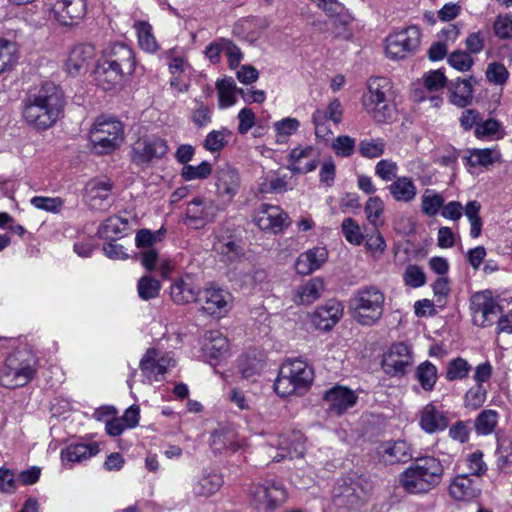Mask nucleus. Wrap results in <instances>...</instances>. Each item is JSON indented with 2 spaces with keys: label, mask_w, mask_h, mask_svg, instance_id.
Masks as SVG:
<instances>
[{
  "label": "nucleus",
  "mask_w": 512,
  "mask_h": 512,
  "mask_svg": "<svg viewBox=\"0 0 512 512\" xmlns=\"http://www.w3.org/2000/svg\"><path fill=\"white\" fill-rule=\"evenodd\" d=\"M195 107L191 111L190 120L198 128L206 127L212 121V108L195 99Z\"/></svg>",
  "instance_id": "obj_55"
},
{
  "label": "nucleus",
  "mask_w": 512,
  "mask_h": 512,
  "mask_svg": "<svg viewBox=\"0 0 512 512\" xmlns=\"http://www.w3.org/2000/svg\"><path fill=\"white\" fill-rule=\"evenodd\" d=\"M51 13L60 25H77L86 15V2L85 0H56Z\"/></svg>",
  "instance_id": "obj_16"
},
{
  "label": "nucleus",
  "mask_w": 512,
  "mask_h": 512,
  "mask_svg": "<svg viewBox=\"0 0 512 512\" xmlns=\"http://www.w3.org/2000/svg\"><path fill=\"white\" fill-rule=\"evenodd\" d=\"M17 59L16 43L0 39V73L9 70L17 62Z\"/></svg>",
  "instance_id": "obj_54"
},
{
  "label": "nucleus",
  "mask_w": 512,
  "mask_h": 512,
  "mask_svg": "<svg viewBox=\"0 0 512 512\" xmlns=\"http://www.w3.org/2000/svg\"><path fill=\"white\" fill-rule=\"evenodd\" d=\"M99 452L97 443H77L67 446L61 453L62 461L80 463L95 456Z\"/></svg>",
  "instance_id": "obj_34"
},
{
  "label": "nucleus",
  "mask_w": 512,
  "mask_h": 512,
  "mask_svg": "<svg viewBox=\"0 0 512 512\" xmlns=\"http://www.w3.org/2000/svg\"><path fill=\"white\" fill-rule=\"evenodd\" d=\"M241 187V177L237 169L224 164L215 171L216 195L221 201L217 210H223L229 205L238 194Z\"/></svg>",
  "instance_id": "obj_11"
},
{
  "label": "nucleus",
  "mask_w": 512,
  "mask_h": 512,
  "mask_svg": "<svg viewBox=\"0 0 512 512\" xmlns=\"http://www.w3.org/2000/svg\"><path fill=\"white\" fill-rule=\"evenodd\" d=\"M137 30L138 42L140 47L150 53L157 51L158 44L152 34V27L149 23L140 21L135 24Z\"/></svg>",
  "instance_id": "obj_53"
},
{
  "label": "nucleus",
  "mask_w": 512,
  "mask_h": 512,
  "mask_svg": "<svg viewBox=\"0 0 512 512\" xmlns=\"http://www.w3.org/2000/svg\"><path fill=\"white\" fill-rule=\"evenodd\" d=\"M414 469L418 471L424 480L435 488L442 480L443 466L440 461L434 457H422L412 464Z\"/></svg>",
  "instance_id": "obj_31"
},
{
  "label": "nucleus",
  "mask_w": 512,
  "mask_h": 512,
  "mask_svg": "<svg viewBox=\"0 0 512 512\" xmlns=\"http://www.w3.org/2000/svg\"><path fill=\"white\" fill-rule=\"evenodd\" d=\"M389 192L397 202L410 203L417 195V187L411 178L402 176L396 178L389 186Z\"/></svg>",
  "instance_id": "obj_35"
},
{
  "label": "nucleus",
  "mask_w": 512,
  "mask_h": 512,
  "mask_svg": "<svg viewBox=\"0 0 512 512\" xmlns=\"http://www.w3.org/2000/svg\"><path fill=\"white\" fill-rule=\"evenodd\" d=\"M206 339L209 341L207 349L210 351L212 357L218 358L228 353L229 342L221 332L217 330L208 331L206 333Z\"/></svg>",
  "instance_id": "obj_49"
},
{
  "label": "nucleus",
  "mask_w": 512,
  "mask_h": 512,
  "mask_svg": "<svg viewBox=\"0 0 512 512\" xmlns=\"http://www.w3.org/2000/svg\"><path fill=\"white\" fill-rule=\"evenodd\" d=\"M368 222L374 227H379L383 224L382 216L384 213V202L378 196L370 197L364 208Z\"/></svg>",
  "instance_id": "obj_51"
},
{
  "label": "nucleus",
  "mask_w": 512,
  "mask_h": 512,
  "mask_svg": "<svg viewBox=\"0 0 512 512\" xmlns=\"http://www.w3.org/2000/svg\"><path fill=\"white\" fill-rule=\"evenodd\" d=\"M444 202L441 193L428 188L421 196V212L428 217H435L441 212Z\"/></svg>",
  "instance_id": "obj_43"
},
{
  "label": "nucleus",
  "mask_w": 512,
  "mask_h": 512,
  "mask_svg": "<svg viewBox=\"0 0 512 512\" xmlns=\"http://www.w3.org/2000/svg\"><path fill=\"white\" fill-rule=\"evenodd\" d=\"M320 159V151L312 145H299L288 155L287 169L293 174H307L314 171Z\"/></svg>",
  "instance_id": "obj_14"
},
{
  "label": "nucleus",
  "mask_w": 512,
  "mask_h": 512,
  "mask_svg": "<svg viewBox=\"0 0 512 512\" xmlns=\"http://www.w3.org/2000/svg\"><path fill=\"white\" fill-rule=\"evenodd\" d=\"M324 290L325 284L321 278H311L295 289L293 300L297 304L308 305L319 299Z\"/></svg>",
  "instance_id": "obj_30"
},
{
  "label": "nucleus",
  "mask_w": 512,
  "mask_h": 512,
  "mask_svg": "<svg viewBox=\"0 0 512 512\" xmlns=\"http://www.w3.org/2000/svg\"><path fill=\"white\" fill-rule=\"evenodd\" d=\"M382 454L385 460L391 463L406 462L410 458L409 446L402 440L384 444Z\"/></svg>",
  "instance_id": "obj_44"
},
{
  "label": "nucleus",
  "mask_w": 512,
  "mask_h": 512,
  "mask_svg": "<svg viewBox=\"0 0 512 512\" xmlns=\"http://www.w3.org/2000/svg\"><path fill=\"white\" fill-rule=\"evenodd\" d=\"M324 399L329 410L340 415L355 405L357 397L352 390L336 386L326 392Z\"/></svg>",
  "instance_id": "obj_28"
},
{
  "label": "nucleus",
  "mask_w": 512,
  "mask_h": 512,
  "mask_svg": "<svg viewBox=\"0 0 512 512\" xmlns=\"http://www.w3.org/2000/svg\"><path fill=\"white\" fill-rule=\"evenodd\" d=\"M471 369L467 360L457 357L448 362L445 377L448 381L463 380L469 375Z\"/></svg>",
  "instance_id": "obj_50"
},
{
  "label": "nucleus",
  "mask_w": 512,
  "mask_h": 512,
  "mask_svg": "<svg viewBox=\"0 0 512 512\" xmlns=\"http://www.w3.org/2000/svg\"><path fill=\"white\" fill-rule=\"evenodd\" d=\"M402 487L409 493H425L433 489L429 481L424 480L421 474L411 465L400 476Z\"/></svg>",
  "instance_id": "obj_37"
},
{
  "label": "nucleus",
  "mask_w": 512,
  "mask_h": 512,
  "mask_svg": "<svg viewBox=\"0 0 512 512\" xmlns=\"http://www.w3.org/2000/svg\"><path fill=\"white\" fill-rule=\"evenodd\" d=\"M495 464L501 472L508 473L512 471V438H498Z\"/></svg>",
  "instance_id": "obj_40"
},
{
  "label": "nucleus",
  "mask_w": 512,
  "mask_h": 512,
  "mask_svg": "<svg viewBox=\"0 0 512 512\" xmlns=\"http://www.w3.org/2000/svg\"><path fill=\"white\" fill-rule=\"evenodd\" d=\"M175 365L169 353H162L156 348H149L140 361V370L147 381H161L168 368Z\"/></svg>",
  "instance_id": "obj_12"
},
{
  "label": "nucleus",
  "mask_w": 512,
  "mask_h": 512,
  "mask_svg": "<svg viewBox=\"0 0 512 512\" xmlns=\"http://www.w3.org/2000/svg\"><path fill=\"white\" fill-rule=\"evenodd\" d=\"M420 37V29L416 26H409L390 34L385 45L387 57L393 60L406 58L418 48Z\"/></svg>",
  "instance_id": "obj_8"
},
{
  "label": "nucleus",
  "mask_w": 512,
  "mask_h": 512,
  "mask_svg": "<svg viewBox=\"0 0 512 512\" xmlns=\"http://www.w3.org/2000/svg\"><path fill=\"white\" fill-rule=\"evenodd\" d=\"M328 259L325 247H313L301 253L295 262V268L300 275H309L321 268Z\"/></svg>",
  "instance_id": "obj_24"
},
{
  "label": "nucleus",
  "mask_w": 512,
  "mask_h": 512,
  "mask_svg": "<svg viewBox=\"0 0 512 512\" xmlns=\"http://www.w3.org/2000/svg\"><path fill=\"white\" fill-rule=\"evenodd\" d=\"M95 153L104 155L117 149L124 140V127L113 117H98L89 132Z\"/></svg>",
  "instance_id": "obj_6"
},
{
  "label": "nucleus",
  "mask_w": 512,
  "mask_h": 512,
  "mask_svg": "<svg viewBox=\"0 0 512 512\" xmlns=\"http://www.w3.org/2000/svg\"><path fill=\"white\" fill-rule=\"evenodd\" d=\"M313 369L301 359L285 361L275 381V391L282 397L301 394L313 381Z\"/></svg>",
  "instance_id": "obj_3"
},
{
  "label": "nucleus",
  "mask_w": 512,
  "mask_h": 512,
  "mask_svg": "<svg viewBox=\"0 0 512 512\" xmlns=\"http://www.w3.org/2000/svg\"><path fill=\"white\" fill-rule=\"evenodd\" d=\"M129 231V221L118 215L108 217L98 228V234L101 238L112 239L122 237Z\"/></svg>",
  "instance_id": "obj_39"
},
{
  "label": "nucleus",
  "mask_w": 512,
  "mask_h": 512,
  "mask_svg": "<svg viewBox=\"0 0 512 512\" xmlns=\"http://www.w3.org/2000/svg\"><path fill=\"white\" fill-rule=\"evenodd\" d=\"M504 134L502 124L494 118L482 119L474 131L477 139L489 141L499 140L504 137Z\"/></svg>",
  "instance_id": "obj_42"
},
{
  "label": "nucleus",
  "mask_w": 512,
  "mask_h": 512,
  "mask_svg": "<svg viewBox=\"0 0 512 512\" xmlns=\"http://www.w3.org/2000/svg\"><path fill=\"white\" fill-rule=\"evenodd\" d=\"M95 57V47L91 44L80 43L75 45L66 60V69L69 74L77 75L86 70Z\"/></svg>",
  "instance_id": "obj_22"
},
{
  "label": "nucleus",
  "mask_w": 512,
  "mask_h": 512,
  "mask_svg": "<svg viewBox=\"0 0 512 512\" xmlns=\"http://www.w3.org/2000/svg\"><path fill=\"white\" fill-rule=\"evenodd\" d=\"M65 106L64 94L52 82L31 89L22 101V118L34 130L45 131L61 117Z\"/></svg>",
  "instance_id": "obj_1"
},
{
  "label": "nucleus",
  "mask_w": 512,
  "mask_h": 512,
  "mask_svg": "<svg viewBox=\"0 0 512 512\" xmlns=\"http://www.w3.org/2000/svg\"><path fill=\"white\" fill-rule=\"evenodd\" d=\"M172 300L177 304H187L198 302L199 291H197L190 279H179L175 281L170 288Z\"/></svg>",
  "instance_id": "obj_38"
},
{
  "label": "nucleus",
  "mask_w": 512,
  "mask_h": 512,
  "mask_svg": "<svg viewBox=\"0 0 512 512\" xmlns=\"http://www.w3.org/2000/svg\"><path fill=\"white\" fill-rule=\"evenodd\" d=\"M487 397V389L483 385H475L471 387L465 394V407L476 410L480 408Z\"/></svg>",
  "instance_id": "obj_60"
},
{
  "label": "nucleus",
  "mask_w": 512,
  "mask_h": 512,
  "mask_svg": "<svg viewBox=\"0 0 512 512\" xmlns=\"http://www.w3.org/2000/svg\"><path fill=\"white\" fill-rule=\"evenodd\" d=\"M300 127V122L296 118L287 117L274 123V130L276 132V143H287L290 136L296 133Z\"/></svg>",
  "instance_id": "obj_48"
},
{
  "label": "nucleus",
  "mask_w": 512,
  "mask_h": 512,
  "mask_svg": "<svg viewBox=\"0 0 512 512\" xmlns=\"http://www.w3.org/2000/svg\"><path fill=\"white\" fill-rule=\"evenodd\" d=\"M473 323L480 327L493 325L502 313L498 298L490 290L476 292L470 299Z\"/></svg>",
  "instance_id": "obj_7"
},
{
  "label": "nucleus",
  "mask_w": 512,
  "mask_h": 512,
  "mask_svg": "<svg viewBox=\"0 0 512 512\" xmlns=\"http://www.w3.org/2000/svg\"><path fill=\"white\" fill-rule=\"evenodd\" d=\"M37 360L26 348L10 353L0 366V384L9 389L22 387L34 377Z\"/></svg>",
  "instance_id": "obj_2"
},
{
  "label": "nucleus",
  "mask_w": 512,
  "mask_h": 512,
  "mask_svg": "<svg viewBox=\"0 0 512 512\" xmlns=\"http://www.w3.org/2000/svg\"><path fill=\"white\" fill-rule=\"evenodd\" d=\"M415 377L424 391H432L438 378L437 367L430 361H424L416 368Z\"/></svg>",
  "instance_id": "obj_45"
},
{
  "label": "nucleus",
  "mask_w": 512,
  "mask_h": 512,
  "mask_svg": "<svg viewBox=\"0 0 512 512\" xmlns=\"http://www.w3.org/2000/svg\"><path fill=\"white\" fill-rule=\"evenodd\" d=\"M112 183L108 179H92L84 189V201L90 209L106 211L113 203Z\"/></svg>",
  "instance_id": "obj_13"
},
{
  "label": "nucleus",
  "mask_w": 512,
  "mask_h": 512,
  "mask_svg": "<svg viewBox=\"0 0 512 512\" xmlns=\"http://www.w3.org/2000/svg\"><path fill=\"white\" fill-rule=\"evenodd\" d=\"M499 414L496 410H483L475 419L474 427L479 435L491 434L498 423Z\"/></svg>",
  "instance_id": "obj_47"
},
{
  "label": "nucleus",
  "mask_w": 512,
  "mask_h": 512,
  "mask_svg": "<svg viewBox=\"0 0 512 512\" xmlns=\"http://www.w3.org/2000/svg\"><path fill=\"white\" fill-rule=\"evenodd\" d=\"M385 142L382 139H364L359 143V153L368 159L378 158L383 155Z\"/></svg>",
  "instance_id": "obj_59"
},
{
  "label": "nucleus",
  "mask_w": 512,
  "mask_h": 512,
  "mask_svg": "<svg viewBox=\"0 0 512 512\" xmlns=\"http://www.w3.org/2000/svg\"><path fill=\"white\" fill-rule=\"evenodd\" d=\"M231 299L228 291L210 285L199 291L198 302L207 313L215 315L227 312Z\"/></svg>",
  "instance_id": "obj_18"
},
{
  "label": "nucleus",
  "mask_w": 512,
  "mask_h": 512,
  "mask_svg": "<svg viewBox=\"0 0 512 512\" xmlns=\"http://www.w3.org/2000/svg\"><path fill=\"white\" fill-rule=\"evenodd\" d=\"M102 58L125 75H130L135 70L134 52L129 46L123 43L109 45L104 50Z\"/></svg>",
  "instance_id": "obj_17"
},
{
  "label": "nucleus",
  "mask_w": 512,
  "mask_h": 512,
  "mask_svg": "<svg viewBox=\"0 0 512 512\" xmlns=\"http://www.w3.org/2000/svg\"><path fill=\"white\" fill-rule=\"evenodd\" d=\"M213 249L226 262H233L242 255L239 242L232 236L217 235L213 243Z\"/></svg>",
  "instance_id": "obj_36"
},
{
  "label": "nucleus",
  "mask_w": 512,
  "mask_h": 512,
  "mask_svg": "<svg viewBox=\"0 0 512 512\" xmlns=\"http://www.w3.org/2000/svg\"><path fill=\"white\" fill-rule=\"evenodd\" d=\"M230 135L231 132L226 128L213 130L206 136L204 148L212 153L220 151L227 144V138Z\"/></svg>",
  "instance_id": "obj_58"
},
{
  "label": "nucleus",
  "mask_w": 512,
  "mask_h": 512,
  "mask_svg": "<svg viewBox=\"0 0 512 512\" xmlns=\"http://www.w3.org/2000/svg\"><path fill=\"white\" fill-rule=\"evenodd\" d=\"M212 173V165L208 161H203L199 165H184L181 171V177L185 181L206 179Z\"/></svg>",
  "instance_id": "obj_56"
},
{
  "label": "nucleus",
  "mask_w": 512,
  "mask_h": 512,
  "mask_svg": "<svg viewBox=\"0 0 512 512\" xmlns=\"http://www.w3.org/2000/svg\"><path fill=\"white\" fill-rule=\"evenodd\" d=\"M481 493L480 484L470 474L457 475L449 485L450 496L457 501H470Z\"/></svg>",
  "instance_id": "obj_21"
},
{
  "label": "nucleus",
  "mask_w": 512,
  "mask_h": 512,
  "mask_svg": "<svg viewBox=\"0 0 512 512\" xmlns=\"http://www.w3.org/2000/svg\"><path fill=\"white\" fill-rule=\"evenodd\" d=\"M223 484L221 475L209 473L199 478L194 485V493L199 496L208 497L216 493Z\"/></svg>",
  "instance_id": "obj_46"
},
{
  "label": "nucleus",
  "mask_w": 512,
  "mask_h": 512,
  "mask_svg": "<svg viewBox=\"0 0 512 512\" xmlns=\"http://www.w3.org/2000/svg\"><path fill=\"white\" fill-rule=\"evenodd\" d=\"M481 205L478 201H469L465 207L458 201L444 203L441 209V216L451 221H458L465 214L470 223V236L478 238L482 231V219L480 217Z\"/></svg>",
  "instance_id": "obj_10"
},
{
  "label": "nucleus",
  "mask_w": 512,
  "mask_h": 512,
  "mask_svg": "<svg viewBox=\"0 0 512 512\" xmlns=\"http://www.w3.org/2000/svg\"><path fill=\"white\" fill-rule=\"evenodd\" d=\"M251 495L256 503L263 505L268 511H273L286 499L284 488L274 482L255 485L251 489Z\"/></svg>",
  "instance_id": "obj_19"
},
{
  "label": "nucleus",
  "mask_w": 512,
  "mask_h": 512,
  "mask_svg": "<svg viewBox=\"0 0 512 512\" xmlns=\"http://www.w3.org/2000/svg\"><path fill=\"white\" fill-rule=\"evenodd\" d=\"M216 88L218 92L220 108H228L236 103V93H239V89L237 88L233 78L225 77L221 80H218L216 83Z\"/></svg>",
  "instance_id": "obj_41"
},
{
  "label": "nucleus",
  "mask_w": 512,
  "mask_h": 512,
  "mask_svg": "<svg viewBox=\"0 0 512 512\" xmlns=\"http://www.w3.org/2000/svg\"><path fill=\"white\" fill-rule=\"evenodd\" d=\"M500 160V152L497 148H473L468 150V155L463 157L466 167H488Z\"/></svg>",
  "instance_id": "obj_32"
},
{
  "label": "nucleus",
  "mask_w": 512,
  "mask_h": 512,
  "mask_svg": "<svg viewBox=\"0 0 512 512\" xmlns=\"http://www.w3.org/2000/svg\"><path fill=\"white\" fill-rule=\"evenodd\" d=\"M286 214L276 205L261 204L254 215L256 225L265 231L276 233L284 227Z\"/></svg>",
  "instance_id": "obj_20"
},
{
  "label": "nucleus",
  "mask_w": 512,
  "mask_h": 512,
  "mask_svg": "<svg viewBox=\"0 0 512 512\" xmlns=\"http://www.w3.org/2000/svg\"><path fill=\"white\" fill-rule=\"evenodd\" d=\"M342 233L345 239L354 245H360L363 241V235L358 223L352 218H345L342 222Z\"/></svg>",
  "instance_id": "obj_63"
},
{
  "label": "nucleus",
  "mask_w": 512,
  "mask_h": 512,
  "mask_svg": "<svg viewBox=\"0 0 512 512\" xmlns=\"http://www.w3.org/2000/svg\"><path fill=\"white\" fill-rule=\"evenodd\" d=\"M398 173V165L390 159H383L375 165V175L383 181L389 182L395 180Z\"/></svg>",
  "instance_id": "obj_64"
},
{
  "label": "nucleus",
  "mask_w": 512,
  "mask_h": 512,
  "mask_svg": "<svg viewBox=\"0 0 512 512\" xmlns=\"http://www.w3.org/2000/svg\"><path fill=\"white\" fill-rule=\"evenodd\" d=\"M96 84L103 90H111L121 83L125 74L101 58L94 71Z\"/></svg>",
  "instance_id": "obj_29"
},
{
  "label": "nucleus",
  "mask_w": 512,
  "mask_h": 512,
  "mask_svg": "<svg viewBox=\"0 0 512 512\" xmlns=\"http://www.w3.org/2000/svg\"><path fill=\"white\" fill-rule=\"evenodd\" d=\"M477 83L474 77L457 78L448 84L450 102L460 108L471 104L473 99L474 86Z\"/></svg>",
  "instance_id": "obj_23"
},
{
  "label": "nucleus",
  "mask_w": 512,
  "mask_h": 512,
  "mask_svg": "<svg viewBox=\"0 0 512 512\" xmlns=\"http://www.w3.org/2000/svg\"><path fill=\"white\" fill-rule=\"evenodd\" d=\"M211 206L202 198L193 199L187 206V217L193 220L211 221L215 213L211 212Z\"/></svg>",
  "instance_id": "obj_52"
},
{
  "label": "nucleus",
  "mask_w": 512,
  "mask_h": 512,
  "mask_svg": "<svg viewBox=\"0 0 512 512\" xmlns=\"http://www.w3.org/2000/svg\"><path fill=\"white\" fill-rule=\"evenodd\" d=\"M486 78L494 85L503 86L508 81L509 71L504 64L500 62H492L487 66Z\"/></svg>",
  "instance_id": "obj_61"
},
{
  "label": "nucleus",
  "mask_w": 512,
  "mask_h": 512,
  "mask_svg": "<svg viewBox=\"0 0 512 512\" xmlns=\"http://www.w3.org/2000/svg\"><path fill=\"white\" fill-rule=\"evenodd\" d=\"M167 151L168 145L163 138L154 135L144 136L134 142L131 159L135 165L147 167L153 161L164 157Z\"/></svg>",
  "instance_id": "obj_9"
},
{
  "label": "nucleus",
  "mask_w": 512,
  "mask_h": 512,
  "mask_svg": "<svg viewBox=\"0 0 512 512\" xmlns=\"http://www.w3.org/2000/svg\"><path fill=\"white\" fill-rule=\"evenodd\" d=\"M449 419L446 413L436 408L431 402L426 404L420 411L419 425L429 434L443 431L448 427Z\"/></svg>",
  "instance_id": "obj_26"
},
{
  "label": "nucleus",
  "mask_w": 512,
  "mask_h": 512,
  "mask_svg": "<svg viewBox=\"0 0 512 512\" xmlns=\"http://www.w3.org/2000/svg\"><path fill=\"white\" fill-rule=\"evenodd\" d=\"M271 445L277 446L279 452L275 455H271L272 460L279 462L284 458H299L302 457L305 451V443L303 436L299 432L292 433L288 438L284 440L275 439Z\"/></svg>",
  "instance_id": "obj_27"
},
{
  "label": "nucleus",
  "mask_w": 512,
  "mask_h": 512,
  "mask_svg": "<svg viewBox=\"0 0 512 512\" xmlns=\"http://www.w3.org/2000/svg\"><path fill=\"white\" fill-rule=\"evenodd\" d=\"M392 84L388 78L373 77L368 81L367 92L363 95L365 111L377 122L389 121L394 113V105L389 97Z\"/></svg>",
  "instance_id": "obj_4"
},
{
  "label": "nucleus",
  "mask_w": 512,
  "mask_h": 512,
  "mask_svg": "<svg viewBox=\"0 0 512 512\" xmlns=\"http://www.w3.org/2000/svg\"><path fill=\"white\" fill-rule=\"evenodd\" d=\"M342 315V304L337 300L331 299L316 309L313 314V323L318 329L329 330L336 325Z\"/></svg>",
  "instance_id": "obj_25"
},
{
  "label": "nucleus",
  "mask_w": 512,
  "mask_h": 512,
  "mask_svg": "<svg viewBox=\"0 0 512 512\" xmlns=\"http://www.w3.org/2000/svg\"><path fill=\"white\" fill-rule=\"evenodd\" d=\"M292 176L280 174L279 171H270L261 177L259 190L261 193H284L291 189Z\"/></svg>",
  "instance_id": "obj_33"
},
{
  "label": "nucleus",
  "mask_w": 512,
  "mask_h": 512,
  "mask_svg": "<svg viewBox=\"0 0 512 512\" xmlns=\"http://www.w3.org/2000/svg\"><path fill=\"white\" fill-rule=\"evenodd\" d=\"M403 281L409 287L419 288L426 283V276L421 267L408 265L403 273Z\"/></svg>",
  "instance_id": "obj_62"
},
{
  "label": "nucleus",
  "mask_w": 512,
  "mask_h": 512,
  "mask_svg": "<svg viewBox=\"0 0 512 512\" xmlns=\"http://www.w3.org/2000/svg\"><path fill=\"white\" fill-rule=\"evenodd\" d=\"M160 288V282L150 276L141 277L137 284L139 297L143 300L156 298L159 294Z\"/></svg>",
  "instance_id": "obj_57"
},
{
  "label": "nucleus",
  "mask_w": 512,
  "mask_h": 512,
  "mask_svg": "<svg viewBox=\"0 0 512 512\" xmlns=\"http://www.w3.org/2000/svg\"><path fill=\"white\" fill-rule=\"evenodd\" d=\"M385 296L375 286L363 287L350 299L352 317L361 325L375 324L383 314Z\"/></svg>",
  "instance_id": "obj_5"
},
{
  "label": "nucleus",
  "mask_w": 512,
  "mask_h": 512,
  "mask_svg": "<svg viewBox=\"0 0 512 512\" xmlns=\"http://www.w3.org/2000/svg\"><path fill=\"white\" fill-rule=\"evenodd\" d=\"M412 362L410 347L405 343H395L384 354L382 368L390 376L403 375Z\"/></svg>",
  "instance_id": "obj_15"
}]
</instances>
